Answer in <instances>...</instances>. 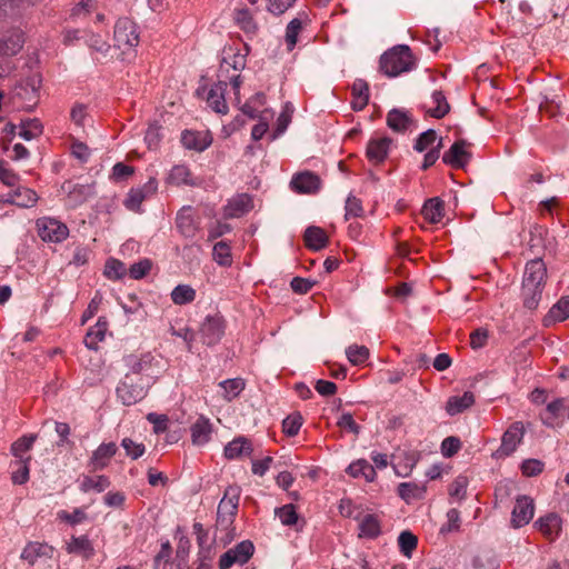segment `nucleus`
<instances>
[{
  "label": "nucleus",
  "mask_w": 569,
  "mask_h": 569,
  "mask_svg": "<svg viewBox=\"0 0 569 569\" xmlns=\"http://www.w3.org/2000/svg\"><path fill=\"white\" fill-rule=\"evenodd\" d=\"M228 83L226 80H219L208 92L207 102L217 113L226 114L228 112V106L224 99Z\"/></svg>",
  "instance_id": "obj_19"
},
{
  "label": "nucleus",
  "mask_w": 569,
  "mask_h": 569,
  "mask_svg": "<svg viewBox=\"0 0 569 569\" xmlns=\"http://www.w3.org/2000/svg\"><path fill=\"white\" fill-rule=\"evenodd\" d=\"M251 452V442L244 437L236 438L224 447V456L228 459H236L243 455L249 456Z\"/></svg>",
  "instance_id": "obj_33"
},
{
  "label": "nucleus",
  "mask_w": 569,
  "mask_h": 569,
  "mask_svg": "<svg viewBox=\"0 0 569 569\" xmlns=\"http://www.w3.org/2000/svg\"><path fill=\"white\" fill-rule=\"evenodd\" d=\"M254 546L250 540L239 542L234 548L229 549L219 559V569H229L233 565H244L253 555Z\"/></svg>",
  "instance_id": "obj_4"
},
{
  "label": "nucleus",
  "mask_w": 569,
  "mask_h": 569,
  "mask_svg": "<svg viewBox=\"0 0 569 569\" xmlns=\"http://www.w3.org/2000/svg\"><path fill=\"white\" fill-rule=\"evenodd\" d=\"M433 108H429L426 112L436 119H442L450 111V104L447 101L445 93L441 90H435L431 94Z\"/></svg>",
  "instance_id": "obj_36"
},
{
  "label": "nucleus",
  "mask_w": 569,
  "mask_h": 569,
  "mask_svg": "<svg viewBox=\"0 0 569 569\" xmlns=\"http://www.w3.org/2000/svg\"><path fill=\"white\" fill-rule=\"evenodd\" d=\"M36 440L37 435L22 436L11 445V453L18 458V460L26 459L24 453L32 448Z\"/></svg>",
  "instance_id": "obj_47"
},
{
  "label": "nucleus",
  "mask_w": 569,
  "mask_h": 569,
  "mask_svg": "<svg viewBox=\"0 0 569 569\" xmlns=\"http://www.w3.org/2000/svg\"><path fill=\"white\" fill-rule=\"evenodd\" d=\"M113 39L119 49H133L139 43L137 24L129 18H120L114 26Z\"/></svg>",
  "instance_id": "obj_3"
},
{
  "label": "nucleus",
  "mask_w": 569,
  "mask_h": 569,
  "mask_svg": "<svg viewBox=\"0 0 569 569\" xmlns=\"http://www.w3.org/2000/svg\"><path fill=\"white\" fill-rule=\"evenodd\" d=\"M461 448V442L456 437H447L441 443V452L445 457L450 458Z\"/></svg>",
  "instance_id": "obj_62"
},
{
  "label": "nucleus",
  "mask_w": 569,
  "mask_h": 569,
  "mask_svg": "<svg viewBox=\"0 0 569 569\" xmlns=\"http://www.w3.org/2000/svg\"><path fill=\"white\" fill-rule=\"evenodd\" d=\"M398 458L400 461L396 466V471L399 476L407 477L419 461L420 453L417 451H402Z\"/></svg>",
  "instance_id": "obj_41"
},
{
  "label": "nucleus",
  "mask_w": 569,
  "mask_h": 569,
  "mask_svg": "<svg viewBox=\"0 0 569 569\" xmlns=\"http://www.w3.org/2000/svg\"><path fill=\"white\" fill-rule=\"evenodd\" d=\"M306 246L315 251H319L327 247L329 238L320 227L310 226L303 234Z\"/></svg>",
  "instance_id": "obj_23"
},
{
  "label": "nucleus",
  "mask_w": 569,
  "mask_h": 569,
  "mask_svg": "<svg viewBox=\"0 0 569 569\" xmlns=\"http://www.w3.org/2000/svg\"><path fill=\"white\" fill-rule=\"evenodd\" d=\"M346 214L345 218L360 217L362 214L361 201L353 196H349L346 200Z\"/></svg>",
  "instance_id": "obj_63"
},
{
  "label": "nucleus",
  "mask_w": 569,
  "mask_h": 569,
  "mask_svg": "<svg viewBox=\"0 0 569 569\" xmlns=\"http://www.w3.org/2000/svg\"><path fill=\"white\" fill-rule=\"evenodd\" d=\"M41 82L42 79L39 73L27 76L16 84L13 94L28 107H33L38 101Z\"/></svg>",
  "instance_id": "obj_5"
},
{
  "label": "nucleus",
  "mask_w": 569,
  "mask_h": 569,
  "mask_svg": "<svg viewBox=\"0 0 569 569\" xmlns=\"http://www.w3.org/2000/svg\"><path fill=\"white\" fill-rule=\"evenodd\" d=\"M412 123L410 114L401 109H392L387 114V124L396 132L406 131Z\"/></svg>",
  "instance_id": "obj_26"
},
{
  "label": "nucleus",
  "mask_w": 569,
  "mask_h": 569,
  "mask_svg": "<svg viewBox=\"0 0 569 569\" xmlns=\"http://www.w3.org/2000/svg\"><path fill=\"white\" fill-rule=\"evenodd\" d=\"M380 70L387 77H397L415 68L416 61L410 48L406 44H399L386 51L380 57Z\"/></svg>",
  "instance_id": "obj_1"
},
{
  "label": "nucleus",
  "mask_w": 569,
  "mask_h": 569,
  "mask_svg": "<svg viewBox=\"0 0 569 569\" xmlns=\"http://www.w3.org/2000/svg\"><path fill=\"white\" fill-rule=\"evenodd\" d=\"M156 358L151 352H144L141 355H128L123 358V361L128 368L126 375H133L143 377L144 379L152 380L150 372L153 367Z\"/></svg>",
  "instance_id": "obj_7"
},
{
  "label": "nucleus",
  "mask_w": 569,
  "mask_h": 569,
  "mask_svg": "<svg viewBox=\"0 0 569 569\" xmlns=\"http://www.w3.org/2000/svg\"><path fill=\"white\" fill-rule=\"evenodd\" d=\"M398 545L400 551L406 556L410 557L412 551L417 548L418 539L410 531H402L398 537Z\"/></svg>",
  "instance_id": "obj_54"
},
{
  "label": "nucleus",
  "mask_w": 569,
  "mask_h": 569,
  "mask_svg": "<svg viewBox=\"0 0 569 569\" xmlns=\"http://www.w3.org/2000/svg\"><path fill=\"white\" fill-rule=\"evenodd\" d=\"M569 318V296L561 297L559 301L553 305L545 317V325L548 326L555 321H563Z\"/></svg>",
  "instance_id": "obj_38"
},
{
  "label": "nucleus",
  "mask_w": 569,
  "mask_h": 569,
  "mask_svg": "<svg viewBox=\"0 0 569 569\" xmlns=\"http://www.w3.org/2000/svg\"><path fill=\"white\" fill-rule=\"evenodd\" d=\"M369 355L370 351L366 346L351 345L346 350V356L353 366L362 365Z\"/></svg>",
  "instance_id": "obj_50"
},
{
  "label": "nucleus",
  "mask_w": 569,
  "mask_h": 569,
  "mask_svg": "<svg viewBox=\"0 0 569 569\" xmlns=\"http://www.w3.org/2000/svg\"><path fill=\"white\" fill-rule=\"evenodd\" d=\"M196 290L188 284H178L171 291V299L176 305H187L194 300Z\"/></svg>",
  "instance_id": "obj_48"
},
{
  "label": "nucleus",
  "mask_w": 569,
  "mask_h": 569,
  "mask_svg": "<svg viewBox=\"0 0 569 569\" xmlns=\"http://www.w3.org/2000/svg\"><path fill=\"white\" fill-rule=\"evenodd\" d=\"M126 266L120 260L113 258L107 260L103 273L108 279H121L126 274Z\"/></svg>",
  "instance_id": "obj_52"
},
{
  "label": "nucleus",
  "mask_w": 569,
  "mask_h": 569,
  "mask_svg": "<svg viewBox=\"0 0 569 569\" xmlns=\"http://www.w3.org/2000/svg\"><path fill=\"white\" fill-rule=\"evenodd\" d=\"M151 267H152V263L149 259H142V260L134 262L133 264L130 266L129 276L136 280L142 279L143 277H146L149 273V271L151 270Z\"/></svg>",
  "instance_id": "obj_59"
},
{
  "label": "nucleus",
  "mask_w": 569,
  "mask_h": 569,
  "mask_svg": "<svg viewBox=\"0 0 569 569\" xmlns=\"http://www.w3.org/2000/svg\"><path fill=\"white\" fill-rule=\"evenodd\" d=\"M301 29L302 21L299 18H295L288 23L284 39L289 51H291L297 44L298 34Z\"/></svg>",
  "instance_id": "obj_55"
},
{
  "label": "nucleus",
  "mask_w": 569,
  "mask_h": 569,
  "mask_svg": "<svg viewBox=\"0 0 569 569\" xmlns=\"http://www.w3.org/2000/svg\"><path fill=\"white\" fill-rule=\"evenodd\" d=\"M538 529L547 537L558 535L561 528V518L557 513H548L536 521Z\"/></svg>",
  "instance_id": "obj_35"
},
{
  "label": "nucleus",
  "mask_w": 569,
  "mask_h": 569,
  "mask_svg": "<svg viewBox=\"0 0 569 569\" xmlns=\"http://www.w3.org/2000/svg\"><path fill=\"white\" fill-rule=\"evenodd\" d=\"M234 19H236L237 23L239 24V27L244 32H254L257 30V24L253 21V18L250 14L249 10H247V9L237 10L236 14H234Z\"/></svg>",
  "instance_id": "obj_57"
},
{
  "label": "nucleus",
  "mask_w": 569,
  "mask_h": 569,
  "mask_svg": "<svg viewBox=\"0 0 569 569\" xmlns=\"http://www.w3.org/2000/svg\"><path fill=\"white\" fill-rule=\"evenodd\" d=\"M437 140V133L433 129H429L425 132H422L418 139L416 140V143L413 146L415 150L418 152L425 151L429 146L433 144Z\"/></svg>",
  "instance_id": "obj_61"
},
{
  "label": "nucleus",
  "mask_w": 569,
  "mask_h": 569,
  "mask_svg": "<svg viewBox=\"0 0 569 569\" xmlns=\"http://www.w3.org/2000/svg\"><path fill=\"white\" fill-rule=\"evenodd\" d=\"M177 228L186 238H193L198 230L191 208H183L177 216Z\"/></svg>",
  "instance_id": "obj_31"
},
{
  "label": "nucleus",
  "mask_w": 569,
  "mask_h": 569,
  "mask_svg": "<svg viewBox=\"0 0 569 569\" xmlns=\"http://www.w3.org/2000/svg\"><path fill=\"white\" fill-rule=\"evenodd\" d=\"M547 269L541 259L530 260L525 269L522 286L543 287Z\"/></svg>",
  "instance_id": "obj_17"
},
{
  "label": "nucleus",
  "mask_w": 569,
  "mask_h": 569,
  "mask_svg": "<svg viewBox=\"0 0 569 569\" xmlns=\"http://www.w3.org/2000/svg\"><path fill=\"white\" fill-rule=\"evenodd\" d=\"M7 201L21 208H30L38 201V196L32 189L18 187L8 193Z\"/></svg>",
  "instance_id": "obj_21"
},
{
  "label": "nucleus",
  "mask_w": 569,
  "mask_h": 569,
  "mask_svg": "<svg viewBox=\"0 0 569 569\" xmlns=\"http://www.w3.org/2000/svg\"><path fill=\"white\" fill-rule=\"evenodd\" d=\"M244 66L246 59L242 54L233 53L231 57H224L220 64L219 77H226L230 68L233 70H241L244 68Z\"/></svg>",
  "instance_id": "obj_49"
},
{
  "label": "nucleus",
  "mask_w": 569,
  "mask_h": 569,
  "mask_svg": "<svg viewBox=\"0 0 569 569\" xmlns=\"http://www.w3.org/2000/svg\"><path fill=\"white\" fill-rule=\"evenodd\" d=\"M360 537L376 538L380 535V522L373 515H366L359 523Z\"/></svg>",
  "instance_id": "obj_45"
},
{
  "label": "nucleus",
  "mask_w": 569,
  "mask_h": 569,
  "mask_svg": "<svg viewBox=\"0 0 569 569\" xmlns=\"http://www.w3.org/2000/svg\"><path fill=\"white\" fill-rule=\"evenodd\" d=\"M219 387L223 390V398L227 401H231L244 389V380L241 378L227 379L221 381Z\"/></svg>",
  "instance_id": "obj_43"
},
{
  "label": "nucleus",
  "mask_w": 569,
  "mask_h": 569,
  "mask_svg": "<svg viewBox=\"0 0 569 569\" xmlns=\"http://www.w3.org/2000/svg\"><path fill=\"white\" fill-rule=\"evenodd\" d=\"M533 500L528 496L517 498L516 505L511 512V525L513 528H520L529 523L533 517Z\"/></svg>",
  "instance_id": "obj_12"
},
{
  "label": "nucleus",
  "mask_w": 569,
  "mask_h": 569,
  "mask_svg": "<svg viewBox=\"0 0 569 569\" xmlns=\"http://www.w3.org/2000/svg\"><path fill=\"white\" fill-rule=\"evenodd\" d=\"M52 548L46 543L37 541L29 542L22 550L20 558L26 560L30 566H33L38 558H51Z\"/></svg>",
  "instance_id": "obj_22"
},
{
  "label": "nucleus",
  "mask_w": 569,
  "mask_h": 569,
  "mask_svg": "<svg viewBox=\"0 0 569 569\" xmlns=\"http://www.w3.org/2000/svg\"><path fill=\"white\" fill-rule=\"evenodd\" d=\"M426 489L415 482H401L398 486V495L407 502L422 498Z\"/></svg>",
  "instance_id": "obj_46"
},
{
  "label": "nucleus",
  "mask_w": 569,
  "mask_h": 569,
  "mask_svg": "<svg viewBox=\"0 0 569 569\" xmlns=\"http://www.w3.org/2000/svg\"><path fill=\"white\" fill-rule=\"evenodd\" d=\"M24 44V34L21 30H12L0 37V57L17 54Z\"/></svg>",
  "instance_id": "obj_18"
},
{
  "label": "nucleus",
  "mask_w": 569,
  "mask_h": 569,
  "mask_svg": "<svg viewBox=\"0 0 569 569\" xmlns=\"http://www.w3.org/2000/svg\"><path fill=\"white\" fill-rule=\"evenodd\" d=\"M121 446L126 450L127 456L131 459L140 458L146 451L143 443H137L130 438L122 439Z\"/></svg>",
  "instance_id": "obj_60"
},
{
  "label": "nucleus",
  "mask_w": 569,
  "mask_h": 569,
  "mask_svg": "<svg viewBox=\"0 0 569 569\" xmlns=\"http://www.w3.org/2000/svg\"><path fill=\"white\" fill-rule=\"evenodd\" d=\"M110 486V480L107 476L100 475L97 477L83 476L80 482V490L83 492H89L94 490L97 492H102Z\"/></svg>",
  "instance_id": "obj_42"
},
{
  "label": "nucleus",
  "mask_w": 569,
  "mask_h": 569,
  "mask_svg": "<svg viewBox=\"0 0 569 569\" xmlns=\"http://www.w3.org/2000/svg\"><path fill=\"white\" fill-rule=\"evenodd\" d=\"M19 136L24 140H32L42 134L43 126L37 118L21 120Z\"/></svg>",
  "instance_id": "obj_39"
},
{
  "label": "nucleus",
  "mask_w": 569,
  "mask_h": 569,
  "mask_svg": "<svg viewBox=\"0 0 569 569\" xmlns=\"http://www.w3.org/2000/svg\"><path fill=\"white\" fill-rule=\"evenodd\" d=\"M465 140L456 141L442 156V161L453 168H465L471 159V152L467 149Z\"/></svg>",
  "instance_id": "obj_13"
},
{
  "label": "nucleus",
  "mask_w": 569,
  "mask_h": 569,
  "mask_svg": "<svg viewBox=\"0 0 569 569\" xmlns=\"http://www.w3.org/2000/svg\"><path fill=\"white\" fill-rule=\"evenodd\" d=\"M290 186L298 193H316L320 189L321 180L311 171H302L292 177Z\"/></svg>",
  "instance_id": "obj_14"
},
{
  "label": "nucleus",
  "mask_w": 569,
  "mask_h": 569,
  "mask_svg": "<svg viewBox=\"0 0 569 569\" xmlns=\"http://www.w3.org/2000/svg\"><path fill=\"white\" fill-rule=\"evenodd\" d=\"M543 287L522 286L523 307L528 310H536L541 300Z\"/></svg>",
  "instance_id": "obj_44"
},
{
  "label": "nucleus",
  "mask_w": 569,
  "mask_h": 569,
  "mask_svg": "<svg viewBox=\"0 0 569 569\" xmlns=\"http://www.w3.org/2000/svg\"><path fill=\"white\" fill-rule=\"evenodd\" d=\"M149 385L150 379H144L143 377L133 375H124L123 379L117 387V397L124 406L134 405L146 397Z\"/></svg>",
  "instance_id": "obj_2"
},
{
  "label": "nucleus",
  "mask_w": 569,
  "mask_h": 569,
  "mask_svg": "<svg viewBox=\"0 0 569 569\" xmlns=\"http://www.w3.org/2000/svg\"><path fill=\"white\" fill-rule=\"evenodd\" d=\"M473 403V393L466 391L461 397H450L446 403V411L449 416H456L470 408Z\"/></svg>",
  "instance_id": "obj_29"
},
{
  "label": "nucleus",
  "mask_w": 569,
  "mask_h": 569,
  "mask_svg": "<svg viewBox=\"0 0 569 569\" xmlns=\"http://www.w3.org/2000/svg\"><path fill=\"white\" fill-rule=\"evenodd\" d=\"M212 427L209 419L204 417H200L192 426H191V439L193 445L203 446L211 438Z\"/></svg>",
  "instance_id": "obj_27"
},
{
  "label": "nucleus",
  "mask_w": 569,
  "mask_h": 569,
  "mask_svg": "<svg viewBox=\"0 0 569 569\" xmlns=\"http://www.w3.org/2000/svg\"><path fill=\"white\" fill-rule=\"evenodd\" d=\"M67 551L68 553L82 556L86 559H90L94 555V548L87 536H72L67 545Z\"/></svg>",
  "instance_id": "obj_28"
},
{
  "label": "nucleus",
  "mask_w": 569,
  "mask_h": 569,
  "mask_svg": "<svg viewBox=\"0 0 569 569\" xmlns=\"http://www.w3.org/2000/svg\"><path fill=\"white\" fill-rule=\"evenodd\" d=\"M525 436V426L521 421H516L509 426L501 439V446L498 449L500 456L511 455L522 441Z\"/></svg>",
  "instance_id": "obj_10"
},
{
  "label": "nucleus",
  "mask_w": 569,
  "mask_h": 569,
  "mask_svg": "<svg viewBox=\"0 0 569 569\" xmlns=\"http://www.w3.org/2000/svg\"><path fill=\"white\" fill-rule=\"evenodd\" d=\"M61 189L67 193V202L70 207L76 208L96 194V183H72L66 181Z\"/></svg>",
  "instance_id": "obj_6"
},
{
  "label": "nucleus",
  "mask_w": 569,
  "mask_h": 569,
  "mask_svg": "<svg viewBox=\"0 0 569 569\" xmlns=\"http://www.w3.org/2000/svg\"><path fill=\"white\" fill-rule=\"evenodd\" d=\"M158 190V181L154 178H150L141 188L131 189L127 198L124 199V207L128 210L139 212L141 203L154 194Z\"/></svg>",
  "instance_id": "obj_8"
},
{
  "label": "nucleus",
  "mask_w": 569,
  "mask_h": 569,
  "mask_svg": "<svg viewBox=\"0 0 569 569\" xmlns=\"http://www.w3.org/2000/svg\"><path fill=\"white\" fill-rule=\"evenodd\" d=\"M212 142V139L208 132H198L186 130L181 134V143L189 150L203 151Z\"/></svg>",
  "instance_id": "obj_20"
},
{
  "label": "nucleus",
  "mask_w": 569,
  "mask_h": 569,
  "mask_svg": "<svg viewBox=\"0 0 569 569\" xmlns=\"http://www.w3.org/2000/svg\"><path fill=\"white\" fill-rule=\"evenodd\" d=\"M31 460L30 456H27L26 459L17 460L18 469L12 472V482L16 485H23L29 480V462Z\"/></svg>",
  "instance_id": "obj_56"
},
{
  "label": "nucleus",
  "mask_w": 569,
  "mask_h": 569,
  "mask_svg": "<svg viewBox=\"0 0 569 569\" xmlns=\"http://www.w3.org/2000/svg\"><path fill=\"white\" fill-rule=\"evenodd\" d=\"M199 333L204 345L213 346L218 343L224 333L222 319L219 317H207L200 327Z\"/></svg>",
  "instance_id": "obj_11"
},
{
  "label": "nucleus",
  "mask_w": 569,
  "mask_h": 569,
  "mask_svg": "<svg viewBox=\"0 0 569 569\" xmlns=\"http://www.w3.org/2000/svg\"><path fill=\"white\" fill-rule=\"evenodd\" d=\"M108 329V321L106 318H99L94 327L90 328L84 337V345L87 348L97 350L98 342L104 339Z\"/></svg>",
  "instance_id": "obj_34"
},
{
  "label": "nucleus",
  "mask_w": 569,
  "mask_h": 569,
  "mask_svg": "<svg viewBox=\"0 0 569 569\" xmlns=\"http://www.w3.org/2000/svg\"><path fill=\"white\" fill-rule=\"evenodd\" d=\"M390 143L391 139L387 137L370 140L367 147V157L369 160L375 163L382 162L388 154Z\"/></svg>",
  "instance_id": "obj_24"
},
{
  "label": "nucleus",
  "mask_w": 569,
  "mask_h": 569,
  "mask_svg": "<svg viewBox=\"0 0 569 569\" xmlns=\"http://www.w3.org/2000/svg\"><path fill=\"white\" fill-rule=\"evenodd\" d=\"M37 224L39 236L43 241L60 242L68 237L67 226L56 219H40Z\"/></svg>",
  "instance_id": "obj_9"
},
{
  "label": "nucleus",
  "mask_w": 569,
  "mask_h": 569,
  "mask_svg": "<svg viewBox=\"0 0 569 569\" xmlns=\"http://www.w3.org/2000/svg\"><path fill=\"white\" fill-rule=\"evenodd\" d=\"M276 515L284 526H292L298 520V515L293 505L288 503L276 509Z\"/></svg>",
  "instance_id": "obj_58"
},
{
  "label": "nucleus",
  "mask_w": 569,
  "mask_h": 569,
  "mask_svg": "<svg viewBox=\"0 0 569 569\" xmlns=\"http://www.w3.org/2000/svg\"><path fill=\"white\" fill-rule=\"evenodd\" d=\"M543 463L537 459L525 460L521 465V471L527 477H535L542 472Z\"/></svg>",
  "instance_id": "obj_64"
},
{
  "label": "nucleus",
  "mask_w": 569,
  "mask_h": 569,
  "mask_svg": "<svg viewBox=\"0 0 569 569\" xmlns=\"http://www.w3.org/2000/svg\"><path fill=\"white\" fill-rule=\"evenodd\" d=\"M347 472L353 478L362 476L369 482L373 481L376 478L375 468L365 459L352 462L347 468Z\"/></svg>",
  "instance_id": "obj_40"
},
{
  "label": "nucleus",
  "mask_w": 569,
  "mask_h": 569,
  "mask_svg": "<svg viewBox=\"0 0 569 569\" xmlns=\"http://www.w3.org/2000/svg\"><path fill=\"white\" fill-rule=\"evenodd\" d=\"M118 447L114 442L101 443L93 452L88 462L89 470L94 472L104 469L110 459L117 453Z\"/></svg>",
  "instance_id": "obj_15"
},
{
  "label": "nucleus",
  "mask_w": 569,
  "mask_h": 569,
  "mask_svg": "<svg viewBox=\"0 0 569 569\" xmlns=\"http://www.w3.org/2000/svg\"><path fill=\"white\" fill-rule=\"evenodd\" d=\"M352 92V109L356 111L362 110L369 102V84L363 79H356L351 86Z\"/></svg>",
  "instance_id": "obj_25"
},
{
  "label": "nucleus",
  "mask_w": 569,
  "mask_h": 569,
  "mask_svg": "<svg viewBox=\"0 0 569 569\" xmlns=\"http://www.w3.org/2000/svg\"><path fill=\"white\" fill-rule=\"evenodd\" d=\"M252 208V199L248 194H240L232 199L224 209L227 218H237Z\"/></svg>",
  "instance_id": "obj_30"
},
{
  "label": "nucleus",
  "mask_w": 569,
  "mask_h": 569,
  "mask_svg": "<svg viewBox=\"0 0 569 569\" xmlns=\"http://www.w3.org/2000/svg\"><path fill=\"white\" fill-rule=\"evenodd\" d=\"M167 181H168V183H171L174 186H181V184L196 186L197 184V182L192 178L191 171L184 164L174 166L171 169V171L167 178Z\"/></svg>",
  "instance_id": "obj_37"
},
{
  "label": "nucleus",
  "mask_w": 569,
  "mask_h": 569,
  "mask_svg": "<svg viewBox=\"0 0 569 569\" xmlns=\"http://www.w3.org/2000/svg\"><path fill=\"white\" fill-rule=\"evenodd\" d=\"M241 495V488L232 485L226 488L224 495L218 505V516L236 517Z\"/></svg>",
  "instance_id": "obj_16"
},
{
  "label": "nucleus",
  "mask_w": 569,
  "mask_h": 569,
  "mask_svg": "<svg viewBox=\"0 0 569 569\" xmlns=\"http://www.w3.org/2000/svg\"><path fill=\"white\" fill-rule=\"evenodd\" d=\"M213 259L220 266H230L232 262L231 259V248L224 241H219L213 246Z\"/></svg>",
  "instance_id": "obj_51"
},
{
  "label": "nucleus",
  "mask_w": 569,
  "mask_h": 569,
  "mask_svg": "<svg viewBox=\"0 0 569 569\" xmlns=\"http://www.w3.org/2000/svg\"><path fill=\"white\" fill-rule=\"evenodd\" d=\"M302 422L303 418L300 412H293L282 421V431L289 437H295L298 435Z\"/></svg>",
  "instance_id": "obj_53"
},
{
  "label": "nucleus",
  "mask_w": 569,
  "mask_h": 569,
  "mask_svg": "<svg viewBox=\"0 0 569 569\" xmlns=\"http://www.w3.org/2000/svg\"><path fill=\"white\" fill-rule=\"evenodd\" d=\"M443 201L439 198H430L425 202L421 214L430 223H438L443 217Z\"/></svg>",
  "instance_id": "obj_32"
}]
</instances>
